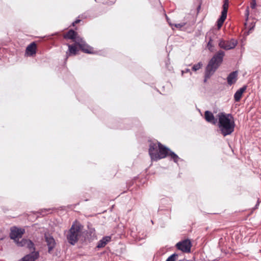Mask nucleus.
<instances>
[{
  "mask_svg": "<svg viewBox=\"0 0 261 261\" xmlns=\"http://www.w3.org/2000/svg\"><path fill=\"white\" fill-rule=\"evenodd\" d=\"M217 116L218 126L221 134L224 137L231 135L234 132L235 127L232 115L225 113H219Z\"/></svg>",
  "mask_w": 261,
  "mask_h": 261,
  "instance_id": "1",
  "label": "nucleus"
},
{
  "mask_svg": "<svg viewBox=\"0 0 261 261\" xmlns=\"http://www.w3.org/2000/svg\"><path fill=\"white\" fill-rule=\"evenodd\" d=\"M224 56V52L222 50H219L210 61L206 67L204 80V83L206 82L207 80L210 78L220 66L223 61Z\"/></svg>",
  "mask_w": 261,
  "mask_h": 261,
  "instance_id": "2",
  "label": "nucleus"
},
{
  "mask_svg": "<svg viewBox=\"0 0 261 261\" xmlns=\"http://www.w3.org/2000/svg\"><path fill=\"white\" fill-rule=\"evenodd\" d=\"M169 148L163 146L160 142H150L149 154L151 160L158 161L166 157Z\"/></svg>",
  "mask_w": 261,
  "mask_h": 261,
  "instance_id": "3",
  "label": "nucleus"
},
{
  "mask_svg": "<svg viewBox=\"0 0 261 261\" xmlns=\"http://www.w3.org/2000/svg\"><path fill=\"white\" fill-rule=\"evenodd\" d=\"M81 232V226L78 224H72L67 234L66 238L68 242L71 245H74L78 241Z\"/></svg>",
  "mask_w": 261,
  "mask_h": 261,
  "instance_id": "4",
  "label": "nucleus"
},
{
  "mask_svg": "<svg viewBox=\"0 0 261 261\" xmlns=\"http://www.w3.org/2000/svg\"><path fill=\"white\" fill-rule=\"evenodd\" d=\"M24 233L25 229L24 228L13 226L10 228L9 237L11 239L13 240L14 242H15L19 238H21Z\"/></svg>",
  "mask_w": 261,
  "mask_h": 261,
  "instance_id": "5",
  "label": "nucleus"
},
{
  "mask_svg": "<svg viewBox=\"0 0 261 261\" xmlns=\"http://www.w3.org/2000/svg\"><path fill=\"white\" fill-rule=\"evenodd\" d=\"M237 40L233 39L228 41L221 39L219 42V46L224 49L229 50L234 48L237 46Z\"/></svg>",
  "mask_w": 261,
  "mask_h": 261,
  "instance_id": "6",
  "label": "nucleus"
},
{
  "mask_svg": "<svg viewBox=\"0 0 261 261\" xmlns=\"http://www.w3.org/2000/svg\"><path fill=\"white\" fill-rule=\"evenodd\" d=\"M176 246L178 249L182 252L188 253L191 250V243L189 240H185L177 243Z\"/></svg>",
  "mask_w": 261,
  "mask_h": 261,
  "instance_id": "7",
  "label": "nucleus"
},
{
  "mask_svg": "<svg viewBox=\"0 0 261 261\" xmlns=\"http://www.w3.org/2000/svg\"><path fill=\"white\" fill-rule=\"evenodd\" d=\"M44 239L48 247V252L50 253L56 246V242L52 236L49 233L44 234Z\"/></svg>",
  "mask_w": 261,
  "mask_h": 261,
  "instance_id": "8",
  "label": "nucleus"
},
{
  "mask_svg": "<svg viewBox=\"0 0 261 261\" xmlns=\"http://www.w3.org/2000/svg\"><path fill=\"white\" fill-rule=\"evenodd\" d=\"M39 257V252L38 251H33L25 255L18 261H35Z\"/></svg>",
  "mask_w": 261,
  "mask_h": 261,
  "instance_id": "9",
  "label": "nucleus"
},
{
  "mask_svg": "<svg viewBox=\"0 0 261 261\" xmlns=\"http://www.w3.org/2000/svg\"><path fill=\"white\" fill-rule=\"evenodd\" d=\"M204 118L207 122L213 124H216L217 123V119L215 118L214 114L211 111L205 112Z\"/></svg>",
  "mask_w": 261,
  "mask_h": 261,
  "instance_id": "10",
  "label": "nucleus"
},
{
  "mask_svg": "<svg viewBox=\"0 0 261 261\" xmlns=\"http://www.w3.org/2000/svg\"><path fill=\"white\" fill-rule=\"evenodd\" d=\"M36 53V44L35 42H32L29 44L25 50V54L29 56H33Z\"/></svg>",
  "mask_w": 261,
  "mask_h": 261,
  "instance_id": "11",
  "label": "nucleus"
},
{
  "mask_svg": "<svg viewBox=\"0 0 261 261\" xmlns=\"http://www.w3.org/2000/svg\"><path fill=\"white\" fill-rule=\"evenodd\" d=\"M238 72L237 71L231 72L227 77V83L231 86L234 84L237 80Z\"/></svg>",
  "mask_w": 261,
  "mask_h": 261,
  "instance_id": "12",
  "label": "nucleus"
},
{
  "mask_svg": "<svg viewBox=\"0 0 261 261\" xmlns=\"http://www.w3.org/2000/svg\"><path fill=\"white\" fill-rule=\"evenodd\" d=\"M246 89L247 86H244L236 91L234 94V99L236 101L238 102L240 100L243 93L246 91Z\"/></svg>",
  "mask_w": 261,
  "mask_h": 261,
  "instance_id": "13",
  "label": "nucleus"
},
{
  "mask_svg": "<svg viewBox=\"0 0 261 261\" xmlns=\"http://www.w3.org/2000/svg\"><path fill=\"white\" fill-rule=\"evenodd\" d=\"M111 240V237L106 236L101 239L97 243V247L98 248H101L104 247Z\"/></svg>",
  "mask_w": 261,
  "mask_h": 261,
  "instance_id": "14",
  "label": "nucleus"
},
{
  "mask_svg": "<svg viewBox=\"0 0 261 261\" xmlns=\"http://www.w3.org/2000/svg\"><path fill=\"white\" fill-rule=\"evenodd\" d=\"M80 47L84 53L88 54L94 53L93 48L87 44L86 42L81 44V46H80Z\"/></svg>",
  "mask_w": 261,
  "mask_h": 261,
  "instance_id": "15",
  "label": "nucleus"
},
{
  "mask_svg": "<svg viewBox=\"0 0 261 261\" xmlns=\"http://www.w3.org/2000/svg\"><path fill=\"white\" fill-rule=\"evenodd\" d=\"M68 50L66 52V55L67 56L75 55L76 54L77 48L75 45L68 44Z\"/></svg>",
  "mask_w": 261,
  "mask_h": 261,
  "instance_id": "16",
  "label": "nucleus"
},
{
  "mask_svg": "<svg viewBox=\"0 0 261 261\" xmlns=\"http://www.w3.org/2000/svg\"><path fill=\"white\" fill-rule=\"evenodd\" d=\"M77 33L73 30H69L66 34L64 35V37L65 39H72L73 40Z\"/></svg>",
  "mask_w": 261,
  "mask_h": 261,
  "instance_id": "17",
  "label": "nucleus"
},
{
  "mask_svg": "<svg viewBox=\"0 0 261 261\" xmlns=\"http://www.w3.org/2000/svg\"><path fill=\"white\" fill-rule=\"evenodd\" d=\"M229 6V1L228 0H224V4L223 5V10L221 12V15L223 16H226L227 17V10Z\"/></svg>",
  "mask_w": 261,
  "mask_h": 261,
  "instance_id": "18",
  "label": "nucleus"
},
{
  "mask_svg": "<svg viewBox=\"0 0 261 261\" xmlns=\"http://www.w3.org/2000/svg\"><path fill=\"white\" fill-rule=\"evenodd\" d=\"M167 155L170 156L171 159H172L173 161L176 163H177L178 161L180 160L176 154H175L174 152L171 151L169 149V150L168 151Z\"/></svg>",
  "mask_w": 261,
  "mask_h": 261,
  "instance_id": "19",
  "label": "nucleus"
},
{
  "mask_svg": "<svg viewBox=\"0 0 261 261\" xmlns=\"http://www.w3.org/2000/svg\"><path fill=\"white\" fill-rule=\"evenodd\" d=\"M28 239H22L19 241V239L14 242L18 247H24L26 246Z\"/></svg>",
  "mask_w": 261,
  "mask_h": 261,
  "instance_id": "20",
  "label": "nucleus"
},
{
  "mask_svg": "<svg viewBox=\"0 0 261 261\" xmlns=\"http://www.w3.org/2000/svg\"><path fill=\"white\" fill-rule=\"evenodd\" d=\"M26 246L31 252L35 251V247L34 243L29 239L28 240Z\"/></svg>",
  "mask_w": 261,
  "mask_h": 261,
  "instance_id": "21",
  "label": "nucleus"
},
{
  "mask_svg": "<svg viewBox=\"0 0 261 261\" xmlns=\"http://www.w3.org/2000/svg\"><path fill=\"white\" fill-rule=\"evenodd\" d=\"M73 41H74L79 46V47L81 46V44L85 43V41L82 38L79 36H77V35L75 36Z\"/></svg>",
  "mask_w": 261,
  "mask_h": 261,
  "instance_id": "22",
  "label": "nucleus"
},
{
  "mask_svg": "<svg viewBox=\"0 0 261 261\" xmlns=\"http://www.w3.org/2000/svg\"><path fill=\"white\" fill-rule=\"evenodd\" d=\"M226 16H223L222 15H221L220 17L217 21V27H218V30L221 28V27H222L224 21L226 19Z\"/></svg>",
  "mask_w": 261,
  "mask_h": 261,
  "instance_id": "23",
  "label": "nucleus"
},
{
  "mask_svg": "<svg viewBox=\"0 0 261 261\" xmlns=\"http://www.w3.org/2000/svg\"><path fill=\"white\" fill-rule=\"evenodd\" d=\"M202 66V62H200L198 63L197 64L193 65V66L192 67V70L194 71H196L197 70L200 69Z\"/></svg>",
  "mask_w": 261,
  "mask_h": 261,
  "instance_id": "24",
  "label": "nucleus"
},
{
  "mask_svg": "<svg viewBox=\"0 0 261 261\" xmlns=\"http://www.w3.org/2000/svg\"><path fill=\"white\" fill-rule=\"evenodd\" d=\"M178 255L176 253H174L170 255L166 261H176V259Z\"/></svg>",
  "mask_w": 261,
  "mask_h": 261,
  "instance_id": "25",
  "label": "nucleus"
},
{
  "mask_svg": "<svg viewBox=\"0 0 261 261\" xmlns=\"http://www.w3.org/2000/svg\"><path fill=\"white\" fill-rule=\"evenodd\" d=\"M213 41V40L212 39V38H210L209 39V41H208V42L207 44V47L208 48V49L210 50H212V49L213 47L212 44V42Z\"/></svg>",
  "mask_w": 261,
  "mask_h": 261,
  "instance_id": "26",
  "label": "nucleus"
},
{
  "mask_svg": "<svg viewBox=\"0 0 261 261\" xmlns=\"http://www.w3.org/2000/svg\"><path fill=\"white\" fill-rule=\"evenodd\" d=\"M245 17H246V21H247L248 20L249 15V7H247L246 11H245Z\"/></svg>",
  "mask_w": 261,
  "mask_h": 261,
  "instance_id": "27",
  "label": "nucleus"
},
{
  "mask_svg": "<svg viewBox=\"0 0 261 261\" xmlns=\"http://www.w3.org/2000/svg\"><path fill=\"white\" fill-rule=\"evenodd\" d=\"M256 3L255 0H252L250 4V7L252 9H254L256 7Z\"/></svg>",
  "mask_w": 261,
  "mask_h": 261,
  "instance_id": "28",
  "label": "nucleus"
},
{
  "mask_svg": "<svg viewBox=\"0 0 261 261\" xmlns=\"http://www.w3.org/2000/svg\"><path fill=\"white\" fill-rule=\"evenodd\" d=\"M184 25H185L184 23H177V24H174L175 27L176 28H181L182 27H184Z\"/></svg>",
  "mask_w": 261,
  "mask_h": 261,
  "instance_id": "29",
  "label": "nucleus"
},
{
  "mask_svg": "<svg viewBox=\"0 0 261 261\" xmlns=\"http://www.w3.org/2000/svg\"><path fill=\"white\" fill-rule=\"evenodd\" d=\"M81 21L80 19H76L75 21L72 22V25L74 26V25Z\"/></svg>",
  "mask_w": 261,
  "mask_h": 261,
  "instance_id": "30",
  "label": "nucleus"
},
{
  "mask_svg": "<svg viewBox=\"0 0 261 261\" xmlns=\"http://www.w3.org/2000/svg\"><path fill=\"white\" fill-rule=\"evenodd\" d=\"M188 72H190V70L189 69H186L185 70L182 71V74Z\"/></svg>",
  "mask_w": 261,
  "mask_h": 261,
  "instance_id": "31",
  "label": "nucleus"
},
{
  "mask_svg": "<svg viewBox=\"0 0 261 261\" xmlns=\"http://www.w3.org/2000/svg\"><path fill=\"white\" fill-rule=\"evenodd\" d=\"M254 27H255V24H253V25L252 26V27L250 28V29L248 31V34L254 29Z\"/></svg>",
  "mask_w": 261,
  "mask_h": 261,
  "instance_id": "32",
  "label": "nucleus"
},
{
  "mask_svg": "<svg viewBox=\"0 0 261 261\" xmlns=\"http://www.w3.org/2000/svg\"><path fill=\"white\" fill-rule=\"evenodd\" d=\"M111 1L113 3L115 2V0H111Z\"/></svg>",
  "mask_w": 261,
  "mask_h": 261,
  "instance_id": "33",
  "label": "nucleus"
}]
</instances>
